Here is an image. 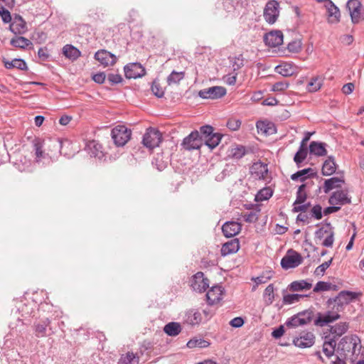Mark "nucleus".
I'll use <instances>...</instances> for the list:
<instances>
[{
  "mask_svg": "<svg viewBox=\"0 0 364 364\" xmlns=\"http://www.w3.org/2000/svg\"><path fill=\"white\" fill-rule=\"evenodd\" d=\"M332 260L333 259L331 258L328 261H326L321 264V265H319L318 267H317L315 270V274L316 275H323L326 269L328 268V267L331 265Z\"/></svg>",
  "mask_w": 364,
  "mask_h": 364,
  "instance_id": "603ef678",
  "label": "nucleus"
},
{
  "mask_svg": "<svg viewBox=\"0 0 364 364\" xmlns=\"http://www.w3.org/2000/svg\"><path fill=\"white\" fill-rule=\"evenodd\" d=\"M309 151L311 154L318 156H325L327 154V151L325 148V144L312 141L309 145Z\"/></svg>",
  "mask_w": 364,
  "mask_h": 364,
  "instance_id": "c85d7f7f",
  "label": "nucleus"
},
{
  "mask_svg": "<svg viewBox=\"0 0 364 364\" xmlns=\"http://www.w3.org/2000/svg\"><path fill=\"white\" fill-rule=\"evenodd\" d=\"M347 9L353 23H358L364 19V9L358 0H349Z\"/></svg>",
  "mask_w": 364,
  "mask_h": 364,
  "instance_id": "0eeeda50",
  "label": "nucleus"
},
{
  "mask_svg": "<svg viewBox=\"0 0 364 364\" xmlns=\"http://www.w3.org/2000/svg\"><path fill=\"white\" fill-rule=\"evenodd\" d=\"M240 249L239 241L237 239L232 240L225 243L221 248V254L223 256L235 253Z\"/></svg>",
  "mask_w": 364,
  "mask_h": 364,
  "instance_id": "b1692460",
  "label": "nucleus"
},
{
  "mask_svg": "<svg viewBox=\"0 0 364 364\" xmlns=\"http://www.w3.org/2000/svg\"><path fill=\"white\" fill-rule=\"evenodd\" d=\"M185 77L184 72L173 71L167 77V83L168 85H177Z\"/></svg>",
  "mask_w": 364,
  "mask_h": 364,
  "instance_id": "4c0bfd02",
  "label": "nucleus"
},
{
  "mask_svg": "<svg viewBox=\"0 0 364 364\" xmlns=\"http://www.w3.org/2000/svg\"><path fill=\"white\" fill-rule=\"evenodd\" d=\"M279 4L276 1H269L264 11V17L269 23H274L279 16Z\"/></svg>",
  "mask_w": 364,
  "mask_h": 364,
  "instance_id": "9b49d317",
  "label": "nucleus"
},
{
  "mask_svg": "<svg viewBox=\"0 0 364 364\" xmlns=\"http://www.w3.org/2000/svg\"><path fill=\"white\" fill-rule=\"evenodd\" d=\"M250 173L257 179H265L268 173L267 165L259 161L254 163L250 168Z\"/></svg>",
  "mask_w": 364,
  "mask_h": 364,
  "instance_id": "a211bd4d",
  "label": "nucleus"
},
{
  "mask_svg": "<svg viewBox=\"0 0 364 364\" xmlns=\"http://www.w3.org/2000/svg\"><path fill=\"white\" fill-rule=\"evenodd\" d=\"M10 30L15 34H23L26 31V22L21 16H17L10 25Z\"/></svg>",
  "mask_w": 364,
  "mask_h": 364,
  "instance_id": "5701e85b",
  "label": "nucleus"
},
{
  "mask_svg": "<svg viewBox=\"0 0 364 364\" xmlns=\"http://www.w3.org/2000/svg\"><path fill=\"white\" fill-rule=\"evenodd\" d=\"M222 230L225 237H232L240 232L241 225L237 222H227L223 225Z\"/></svg>",
  "mask_w": 364,
  "mask_h": 364,
  "instance_id": "aec40b11",
  "label": "nucleus"
},
{
  "mask_svg": "<svg viewBox=\"0 0 364 364\" xmlns=\"http://www.w3.org/2000/svg\"><path fill=\"white\" fill-rule=\"evenodd\" d=\"M63 53L66 58L71 60H76L80 55V50L71 45H65L63 48Z\"/></svg>",
  "mask_w": 364,
  "mask_h": 364,
  "instance_id": "2f4dec72",
  "label": "nucleus"
},
{
  "mask_svg": "<svg viewBox=\"0 0 364 364\" xmlns=\"http://www.w3.org/2000/svg\"><path fill=\"white\" fill-rule=\"evenodd\" d=\"M303 262V257L297 252L289 250L281 260V265L285 269L295 268Z\"/></svg>",
  "mask_w": 364,
  "mask_h": 364,
  "instance_id": "6e6552de",
  "label": "nucleus"
},
{
  "mask_svg": "<svg viewBox=\"0 0 364 364\" xmlns=\"http://www.w3.org/2000/svg\"><path fill=\"white\" fill-rule=\"evenodd\" d=\"M226 94V89L221 86H214L199 92V96L204 99H218Z\"/></svg>",
  "mask_w": 364,
  "mask_h": 364,
  "instance_id": "9d476101",
  "label": "nucleus"
},
{
  "mask_svg": "<svg viewBox=\"0 0 364 364\" xmlns=\"http://www.w3.org/2000/svg\"><path fill=\"white\" fill-rule=\"evenodd\" d=\"M355 85L352 82L344 85L342 87V91L346 95L350 94L354 90Z\"/></svg>",
  "mask_w": 364,
  "mask_h": 364,
  "instance_id": "338daca9",
  "label": "nucleus"
},
{
  "mask_svg": "<svg viewBox=\"0 0 364 364\" xmlns=\"http://www.w3.org/2000/svg\"><path fill=\"white\" fill-rule=\"evenodd\" d=\"M124 74L126 77L129 79H135L144 76L145 75V69L139 63H130L124 67Z\"/></svg>",
  "mask_w": 364,
  "mask_h": 364,
  "instance_id": "ddd939ff",
  "label": "nucleus"
},
{
  "mask_svg": "<svg viewBox=\"0 0 364 364\" xmlns=\"http://www.w3.org/2000/svg\"><path fill=\"white\" fill-rule=\"evenodd\" d=\"M203 144V139L200 137V134L198 131L192 132L188 136H186L183 141V145L186 149H198Z\"/></svg>",
  "mask_w": 364,
  "mask_h": 364,
  "instance_id": "1a4fd4ad",
  "label": "nucleus"
},
{
  "mask_svg": "<svg viewBox=\"0 0 364 364\" xmlns=\"http://www.w3.org/2000/svg\"><path fill=\"white\" fill-rule=\"evenodd\" d=\"M240 125H241L240 120L236 119H229L227 123L228 127L232 131L237 130L240 127Z\"/></svg>",
  "mask_w": 364,
  "mask_h": 364,
  "instance_id": "5fc2aeb1",
  "label": "nucleus"
},
{
  "mask_svg": "<svg viewBox=\"0 0 364 364\" xmlns=\"http://www.w3.org/2000/svg\"><path fill=\"white\" fill-rule=\"evenodd\" d=\"M223 79L227 84L234 85L237 80V73L227 75Z\"/></svg>",
  "mask_w": 364,
  "mask_h": 364,
  "instance_id": "e2e57ef3",
  "label": "nucleus"
},
{
  "mask_svg": "<svg viewBox=\"0 0 364 364\" xmlns=\"http://www.w3.org/2000/svg\"><path fill=\"white\" fill-rule=\"evenodd\" d=\"M36 334L38 337H43L46 336V324H38L36 326Z\"/></svg>",
  "mask_w": 364,
  "mask_h": 364,
  "instance_id": "bf43d9fd",
  "label": "nucleus"
},
{
  "mask_svg": "<svg viewBox=\"0 0 364 364\" xmlns=\"http://www.w3.org/2000/svg\"><path fill=\"white\" fill-rule=\"evenodd\" d=\"M275 70L279 75L284 77L292 76L297 73V68L290 63H284L275 68Z\"/></svg>",
  "mask_w": 364,
  "mask_h": 364,
  "instance_id": "4be33fe9",
  "label": "nucleus"
},
{
  "mask_svg": "<svg viewBox=\"0 0 364 364\" xmlns=\"http://www.w3.org/2000/svg\"><path fill=\"white\" fill-rule=\"evenodd\" d=\"M355 298V294L350 291H341L335 299H330L327 301L328 311L319 314L316 324L323 326L340 318L339 313L342 311L343 306L348 304Z\"/></svg>",
  "mask_w": 364,
  "mask_h": 364,
  "instance_id": "f03ea898",
  "label": "nucleus"
},
{
  "mask_svg": "<svg viewBox=\"0 0 364 364\" xmlns=\"http://www.w3.org/2000/svg\"><path fill=\"white\" fill-rule=\"evenodd\" d=\"M271 277H272V273L270 272H269L267 273V276L263 274L259 277H257L254 280L257 284H259L266 283L268 280H269L271 279Z\"/></svg>",
  "mask_w": 364,
  "mask_h": 364,
  "instance_id": "052dcab7",
  "label": "nucleus"
},
{
  "mask_svg": "<svg viewBox=\"0 0 364 364\" xmlns=\"http://www.w3.org/2000/svg\"><path fill=\"white\" fill-rule=\"evenodd\" d=\"M0 16L4 22L9 23L11 21L10 12L3 6L0 8Z\"/></svg>",
  "mask_w": 364,
  "mask_h": 364,
  "instance_id": "13d9d810",
  "label": "nucleus"
},
{
  "mask_svg": "<svg viewBox=\"0 0 364 364\" xmlns=\"http://www.w3.org/2000/svg\"><path fill=\"white\" fill-rule=\"evenodd\" d=\"M213 129L211 126L205 125L200 127V137H202L203 139V141L212 135Z\"/></svg>",
  "mask_w": 364,
  "mask_h": 364,
  "instance_id": "09e8293b",
  "label": "nucleus"
},
{
  "mask_svg": "<svg viewBox=\"0 0 364 364\" xmlns=\"http://www.w3.org/2000/svg\"><path fill=\"white\" fill-rule=\"evenodd\" d=\"M348 329V324L346 322L339 323L336 324L331 328V333L333 335V338H336V336H341L343 333H345Z\"/></svg>",
  "mask_w": 364,
  "mask_h": 364,
  "instance_id": "473e14b6",
  "label": "nucleus"
},
{
  "mask_svg": "<svg viewBox=\"0 0 364 364\" xmlns=\"http://www.w3.org/2000/svg\"><path fill=\"white\" fill-rule=\"evenodd\" d=\"M95 58L105 67L113 65L117 62V57L106 50H98Z\"/></svg>",
  "mask_w": 364,
  "mask_h": 364,
  "instance_id": "4468645a",
  "label": "nucleus"
},
{
  "mask_svg": "<svg viewBox=\"0 0 364 364\" xmlns=\"http://www.w3.org/2000/svg\"><path fill=\"white\" fill-rule=\"evenodd\" d=\"M151 91L158 97H161L164 94V90L161 87L160 84L156 80H154L152 83Z\"/></svg>",
  "mask_w": 364,
  "mask_h": 364,
  "instance_id": "3c124183",
  "label": "nucleus"
},
{
  "mask_svg": "<svg viewBox=\"0 0 364 364\" xmlns=\"http://www.w3.org/2000/svg\"><path fill=\"white\" fill-rule=\"evenodd\" d=\"M256 127L258 132L264 135H271L276 132L274 124L268 122H257Z\"/></svg>",
  "mask_w": 364,
  "mask_h": 364,
  "instance_id": "a878e982",
  "label": "nucleus"
},
{
  "mask_svg": "<svg viewBox=\"0 0 364 364\" xmlns=\"http://www.w3.org/2000/svg\"><path fill=\"white\" fill-rule=\"evenodd\" d=\"M350 203V199L344 191L334 192L329 198V203L332 205H343Z\"/></svg>",
  "mask_w": 364,
  "mask_h": 364,
  "instance_id": "6ab92c4d",
  "label": "nucleus"
},
{
  "mask_svg": "<svg viewBox=\"0 0 364 364\" xmlns=\"http://www.w3.org/2000/svg\"><path fill=\"white\" fill-rule=\"evenodd\" d=\"M245 220L248 223H254L256 222L258 219L256 213L251 212L248 214H245L244 216Z\"/></svg>",
  "mask_w": 364,
  "mask_h": 364,
  "instance_id": "0e129e2a",
  "label": "nucleus"
},
{
  "mask_svg": "<svg viewBox=\"0 0 364 364\" xmlns=\"http://www.w3.org/2000/svg\"><path fill=\"white\" fill-rule=\"evenodd\" d=\"M191 287L194 291L203 292L209 287V280L204 277L203 272H198L192 279Z\"/></svg>",
  "mask_w": 364,
  "mask_h": 364,
  "instance_id": "f8f14e48",
  "label": "nucleus"
},
{
  "mask_svg": "<svg viewBox=\"0 0 364 364\" xmlns=\"http://www.w3.org/2000/svg\"><path fill=\"white\" fill-rule=\"evenodd\" d=\"M314 336L311 332L302 333L293 340L295 346L301 348H309L314 343Z\"/></svg>",
  "mask_w": 364,
  "mask_h": 364,
  "instance_id": "2eb2a0df",
  "label": "nucleus"
},
{
  "mask_svg": "<svg viewBox=\"0 0 364 364\" xmlns=\"http://www.w3.org/2000/svg\"><path fill=\"white\" fill-rule=\"evenodd\" d=\"M131 134V130L123 125H118L112 130V138L117 146H124L130 139Z\"/></svg>",
  "mask_w": 364,
  "mask_h": 364,
  "instance_id": "39448f33",
  "label": "nucleus"
},
{
  "mask_svg": "<svg viewBox=\"0 0 364 364\" xmlns=\"http://www.w3.org/2000/svg\"><path fill=\"white\" fill-rule=\"evenodd\" d=\"M307 156V149L306 147H303V146H300L299 151L296 153L294 160L296 164L301 163Z\"/></svg>",
  "mask_w": 364,
  "mask_h": 364,
  "instance_id": "a18cd8bd",
  "label": "nucleus"
},
{
  "mask_svg": "<svg viewBox=\"0 0 364 364\" xmlns=\"http://www.w3.org/2000/svg\"><path fill=\"white\" fill-rule=\"evenodd\" d=\"M164 331L168 336H176L179 334L181 328L178 323L171 322L164 326Z\"/></svg>",
  "mask_w": 364,
  "mask_h": 364,
  "instance_id": "72a5a7b5",
  "label": "nucleus"
},
{
  "mask_svg": "<svg viewBox=\"0 0 364 364\" xmlns=\"http://www.w3.org/2000/svg\"><path fill=\"white\" fill-rule=\"evenodd\" d=\"M311 215L317 220L322 218L321 207L318 205H314L311 209Z\"/></svg>",
  "mask_w": 364,
  "mask_h": 364,
  "instance_id": "680f3d73",
  "label": "nucleus"
},
{
  "mask_svg": "<svg viewBox=\"0 0 364 364\" xmlns=\"http://www.w3.org/2000/svg\"><path fill=\"white\" fill-rule=\"evenodd\" d=\"M344 183V180L339 177H333L327 179L324 182L323 191L326 193H328L331 190L341 187Z\"/></svg>",
  "mask_w": 364,
  "mask_h": 364,
  "instance_id": "bb28decb",
  "label": "nucleus"
},
{
  "mask_svg": "<svg viewBox=\"0 0 364 364\" xmlns=\"http://www.w3.org/2000/svg\"><path fill=\"white\" fill-rule=\"evenodd\" d=\"M322 83V78L320 77H316L311 80V81L308 83L306 88L309 92H316L321 87Z\"/></svg>",
  "mask_w": 364,
  "mask_h": 364,
  "instance_id": "ea45409f",
  "label": "nucleus"
},
{
  "mask_svg": "<svg viewBox=\"0 0 364 364\" xmlns=\"http://www.w3.org/2000/svg\"><path fill=\"white\" fill-rule=\"evenodd\" d=\"M272 195V191L269 188H264L260 190L255 196L257 201L268 200Z\"/></svg>",
  "mask_w": 364,
  "mask_h": 364,
  "instance_id": "c03bdc74",
  "label": "nucleus"
},
{
  "mask_svg": "<svg viewBox=\"0 0 364 364\" xmlns=\"http://www.w3.org/2000/svg\"><path fill=\"white\" fill-rule=\"evenodd\" d=\"M207 299L210 304L218 302L222 299V289L219 286L213 287L206 294Z\"/></svg>",
  "mask_w": 364,
  "mask_h": 364,
  "instance_id": "393cba45",
  "label": "nucleus"
},
{
  "mask_svg": "<svg viewBox=\"0 0 364 364\" xmlns=\"http://www.w3.org/2000/svg\"><path fill=\"white\" fill-rule=\"evenodd\" d=\"M202 320L200 312L193 309L189 310L186 314V322L191 325L198 324Z\"/></svg>",
  "mask_w": 364,
  "mask_h": 364,
  "instance_id": "7c9ffc66",
  "label": "nucleus"
},
{
  "mask_svg": "<svg viewBox=\"0 0 364 364\" xmlns=\"http://www.w3.org/2000/svg\"><path fill=\"white\" fill-rule=\"evenodd\" d=\"M274 287L272 284H269L264 290V294L268 296L267 304H271L274 300Z\"/></svg>",
  "mask_w": 364,
  "mask_h": 364,
  "instance_id": "6e6d98bb",
  "label": "nucleus"
},
{
  "mask_svg": "<svg viewBox=\"0 0 364 364\" xmlns=\"http://www.w3.org/2000/svg\"><path fill=\"white\" fill-rule=\"evenodd\" d=\"M331 289V284L325 282H318L314 288V292L328 291Z\"/></svg>",
  "mask_w": 364,
  "mask_h": 364,
  "instance_id": "864d4df0",
  "label": "nucleus"
},
{
  "mask_svg": "<svg viewBox=\"0 0 364 364\" xmlns=\"http://www.w3.org/2000/svg\"><path fill=\"white\" fill-rule=\"evenodd\" d=\"M336 342L334 338L331 336H326L323 344V352L327 357H331L333 355L336 349Z\"/></svg>",
  "mask_w": 364,
  "mask_h": 364,
  "instance_id": "412c9836",
  "label": "nucleus"
},
{
  "mask_svg": "<svg viewBox=\"0 0 364 364\" xmlns=\"http://www.w3.org/2000/svg\"><path fill=\"white\" fill-rule=\"evenodd\" d=\"M220 139L221 136L220 134H213L212 135L206 138L203 141V143H205V144L208 146L210 149H213L219 144Z\"/></svg>",
  "mask_w": 364,
  "mask_h": 364,
  "instance_id": "58836bf2",
  "label": "nucleus"
},
{
  "mask_svg": "<svg viewBox=\"0 0 364 364\" xmlns=\"http://www.w3.org/2000/svg\"><path fill=\"white\" fill-rule=\"evenodd\" d=\"M107 80L111 85H114L121 82L122 77L119 74L111 73L108 75Z\"/></svg>",
  "mask_w": 364,
  "mask_h": 364,
  "instance_id": "4d7b16f0",
  "label": "nucleus"
},
{
  "mask_svg": "<svg viewBox=\"0 0 364 364\" xmlns=\"http://www.w3.org/2000/svg\"><path fill=\"white\" fill-rule=\"evenodd\" d=\"M324 6L328 12V23H338L340 21L341 17V14L338 8L331 1H326Z\"/></svg>",
  "mask_w": 364,
  "mask_h": 364,
  "instance_id": "f3484780",
  "label": "nucleus"
},
{
  "mask_svg": "<svg viewBox=\"0 0 364 364\" xmlns=\"http://www.w3.org/2000/svg\"><path fill=\"white\" fill-rule=\"evenodd\" d=\"M11 44L15 47L20 48H25L26 47L32 45V43L28 39L20 36L11 40Z\"/></svg>",
  "mask_w": 364,
  "mask_h": 364,
  "instance_id": "a19ab883",
  "label": "nucleus"
},
{
  "mask_svg": "<svg viewBox=\"0 0 364 364\" xmlns=\"http://www.w3.org/2000/svg\"><path fill=\"white\" fill-rule=\"evenodd\" d=\"M93 80L97 83H103L106 79V75L104 73H97L92 77Z\"/></svg>",
  "mask_w": 364,
  "mask_h": 364,
  "instance_id": "774afa93",
  "label": "nucleus"
},
{
  "mask_svg": "<svg viewBox=\"0 0 364 364\" xmlns=\"http://www.w3.org/2000/svg\"><path fill=\"white\" fill-rule=\"evenodd\" d=\"M304 296V295L298 294H287L284 296V302L288 304H294L299 301L300 299L303 298Z\"/></svg>",
  "mask_w": 364,
  "mask_h": 364,
  "instance_id": "de8ad7c7",
  "label": "nucleus"
},
{
  "mask_svg": "<svg viewBox=\"0 0 364 364\" xmlns=\"http://www.w3.org/2000/svg\"><path fill=\"white\" fill-rule=\"evenodd\" d=\"M162 140L161 132L154 128H149L143 136L142 143L149 149L159 146Z\"/></svg>",
  "mask_w": 364,
  "mask_h": 364,
  "instance_id": "423d86ee",
  "label": "nucleus"
},
{
  "mask_svg": "<svg viewBox=\"0 0 364 364\" xmlns=\"http://www.w3.org/2000/svg\"><path fill=\"white\" fill-rule=\"evenodd\" d=\"M314 240L316 244L331 247L334 242V231L331 224L327 223L315 232Z\"/></svg>",
  "mask_w": 364,
  "mask_h": 364,
  "instance_id": "20e7f679",
  "label": "nucleus"
},
{
  "mask_svg": "<svg viewBox=\"0 0 364 364\" xmlns=\"http://www.w3.org/2000/svg\"><path fill=\"white\" fill-rule=\"evenodd\" d=\"M289 86L287 81L277 82L272 85V91L273 92H282L286 90Z\"/></svg>",
  "mask_w": 364,
  "mask_h": 364,
  "instance_id": "8fccbe9b",
  "label": "nucleus"
},
{
  "mask_svg": "<svg viewBox=\"0 0 364 364\" xmlns=\"http://www.w3.org/2000/svg\"><path fill=\"white\" fill-rule=\"evenodd\" d=\"M244 323V321L241 317H236L232 319L230 322V324L232 327L239 328L241 327Z\"/></svg>",
  "mask_w": 364,
  "mask_h": 364,
  "instance_id": "69168bd1",
  "label": "nucleus"
},
{
  "mask_svg": "<svg viewBox=\"0 0 364 364\" xmlns=\"http://www.w3.org/2000/svg\"><path fill=\"white\" fill-rule=\"evenodd\" d=\"M336 167L333 156H329L325 161L322 167V173L324 176H331L336 171Z\"/></svg>",
  "mask_w": 364,
  "mask_h": 364,
  "instance_id": "c756f323",
  "label": "nucleus"
},
{
  "mask_svg": "<svg viewBox=\"0 0 364 364\" xmlns=\"http://www.w3.org/2000/svg\"><path fill=\"white\" fill-rule=\"evenodd\" d=\"M4 65L6 68L10 69L12 68H16L20 70H26V63L21 60V59H14L12 61H4Z\"/></svg>",
  "mask_w": 364,
  "mask_h": 364,
  "instance_id": "79ce46f5",
  "label": "nucleus"
},
{
  "mask_svg": "<svg viewBox=\"0 0 364 364\" xmlns=\"http://www.w3.org/2000/svg\"><path fill=\"white\" fill-rule=\"evenodd\" d=\"M210 343L201 338H193L187 343L189 348H204L209 346Z\"/></svg>",
  "mask_w": 364,
  "mask_h": 364,
  "instance_id": "f704fd0d",
  "label": "nucleus"
},
{
  "mask_svg": "<svg viewBox=\"0 0 364 364\" xmlns=\"http://www.w3.org/2000/svg\"><path fill=\"white\" fill-rule=\"evenodd\" d=\"M313 170L310 168H305L301 171H297L296 173L292 174L291 176V178L293 181H303L304 179H306L308 176L307 174H312Z\"/></svg>",
  "mask_w": 364,
  "mask_h": 364,
  "instance_id": "37998d69",
  "label": "nucleus"
},
{
  "mask_svg": "<svg viewBox=\"0 0 364 364\" xmlns=\"http://www.w3.org/2000/svg\"><path fill=\"white\" fill-rule=\"evenodd\" d=\"M310 322L309 318H304L302 314H298L292 316L289 321L286 322L287 327L296 328L299 326H303Z\"/></svg>",
  "mask_w": 364,
  "mask_h": 364,
  "instance_id": "cd10ccee",
  "label": "nucleus"
},
{
  "mask_svg": "<svg viewBox=\"0 0 364 364\" xmlns=\"http://www.w3.org/2000/svg\"><path fill=\"white\" fill-rule=\"evenodd\" d=\"M266 45L270 47H277L283 43V34L280 31H273L264 36Z\"/></svg>",
  "mask_w": 364,
  "mask_h": 364,
  "instance_id": "dca6fc26",
  "label": "nucleus"
},
{
  "mask_svg": "<svg viewBox=\"0 0 364 364\" xmlns=\"http://www.w3.org/2000/svg\"><path fill=\"white\" fill-rule=\"evenodd\" d=\"M312 287V284L311 282H309L305 280H299V281H295L293 282L290 284V289L294 291H301V290H307L310 289Z\"/></svg>",
  "mask_w": 364,
  "mask_h": 364,
  "instance_id": "c9c22d12",
  "label": "nucleus"
},
{
  "mask_svg": "<svg viewBox=\"0 0 364 364\" xmlns=\"http://www.w3.org/2000/svg\"><path fill=\"white\" fill-rule=\"evenodd\" d=\"M355 298V294L350 291H341L335 299H330L327 301L328 311L319 314L316 324L323 326L340 318L339 313L342 311L343 306L348 304Z\"/></svg>",
  "mask_w": 364,
  "mask_h": 364,
  "instance_id": "f257e3e1",
  "label": "nucleus"
},
{
  "mask_svg": "<svg viewBox=\"0 0 364 364\" xmlns=\"http://www.w3.org/2000/svg\"><path fill=\"white\" fill-rule=\"evenodd\" d=\"M305 187V184H302L299 187L296 199L294 203V205L301 204L305 201L306 198V194L304 192Z\"/></svg>",
  "mask_w": 364,
  "mask_h": 364,
  "instance_id": "49530a36",
  "label": "nucleus"
},
{
  "mask_svg": "<svg viewBox=\"0 0 364 364\" xmlns=\"http://www.w3.org/2000/svg\"><path fill=\"white\" fill-rule=\"evenodd\" d=\"M138 363L139 358L133 353L128 352L126 354L122 355L118 364H138Z\"/></svg>",
  "mask_w": 364,
  "mask_h": 364,
  "instance_id": "e433bc0d",
  "label": "nucleus"
},
{
  "mask_svg": "<svg viewBox=\"0 0 364 364\" xmlns=\"http://www.w3.org/2000/svg\"><path fill=\"white\" fill-rule=\"evenodd\" d=\"M361 346L360 340L355 335L343 337L338 344L336 352L344 358L353 359L354 355H358Z\"/></svg>",
  "mask_w": 364,
  "mask_h": 364,
  "instance_id": "7ed1b4c3",
  "label": "nucleus"
}]
</instances>
